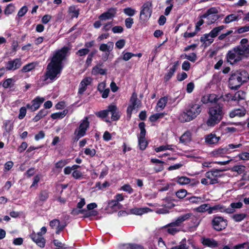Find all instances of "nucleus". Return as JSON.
I'll return each instance as SVG.
<instances>
[{
    "label": "nucleus",
    "instance_id": "1",
    "mask_svg": "<svg viewBox=\"0 0 249 249\" xmlns=\"http://www.w3.org/2000/svg\"><path fill=\"white\" fill-rule=\"evenodd\" d=\"M69 50L68 47L64 46L53 53L47 66L46 72L42 76L43 81L48 79L53 81L57 75L61 73L63 68L62 62L66 58Z\"/></svg>",
    "mask_w": 249,
    "mask_h": 249
},
{
    "label": "nucleus",
    "instance_id": "2",
    "mask_svg": "<svg viewBox=\"0 0 249 249\" xmlns=\"http://www.w3.org/2000/svg\"><path fill=\"white\" fill-rule=\"evenodd\" d=\"M208 117L206 122L209 127H214L223 119L225 112L224 105L222 103L213 104L208 108Z\"/></svg>",
    "mask_w": 249,
    "mask_h": 249
},
{
    "label": "nucleus",
    "instance_id": "3",
    "mask_svg": "<svg viewBox=\"0 0 249 249\" xmlns=\"http://www.w3.org/2000/svg\"><path fill=\"white\" fill-rule=\"evenodd\" d=\"M202 105L191 103L188 107L180 113L178 119L182 123L189 122L198 116L202 111Z\"/></svg>",
    "mask_w": 249,
    "mask_h": 249
},
{
    "label": "nucleus",
    "instance_id": "4",
    "mask_svg": "<svg viewBox=\"0 0 249 249\" xmlns=\"http://www.w3.org/2000/svg\"><path fill=\"white\" fill-rule=\"evenodd\" d=\"M249 79V74L245 70L237 71L231 73L229 80V87L231 89H238Z\"/></svg>",
    "mask_w": 249,
    "mask_h": 249
},
{
    "label": "nucleus",
    "instance_id": "5",
    "mask_svg": "<svg viewBox=\"0 0 249 249\" xmlns=\"http://www.w3.org/2000/svg\"><path fill=\"white\" fill-rule=\"evenodd\" d=\"M218 11L216 7H211L203 14L199 16L200 18H207V24L210 25L215 22L220 18V15H217Z\"/></svg>",
    "mask_w": 249,
    "mask_h": 249
},
{
    "label": "nucleus",
    "instance_id": "6",
    "mask_svg": "<svg viewBox=\"0 0 249 249\" xmlns=\"http://www.w3.org/2000/svg\"><path fill=\"white\" fill-rule=\"evenodd\" d=\"M228 223L226 219L218 215H214L211 221L213 229L217 231H220L225 229L228 226Z\"/></svg>",
    "mask_w": 249,
    "mask_h": 249
},
{
    "label": "nucleus",
    "instance_id": "7",
    "mask_svg": "<svg viewBox=\"0 0 249 249\" xmlns=\"http://www.w3.org/2000/svg\"><path fill=\"white\" fill-rule=\"evenodd\" d=\"M89 127V117H85L81 121L79 127L74 131V135H75V141H78L80 138L85 136L86 131Z\"/></svg>",
    "mask_w": 249,
    "mask_h": 249
},
{
    "label": "nucleus",
    "instance_id": "8",
    "mask_svg": "<svg viewBox=\"0 0 249 249\" xmlns=\"http://www.w3.org/2000/svg\"><path fill=\"white\" fill-rule=\"evenodd\" d=\"M130 104L128 105L126 109V117L128 120H130L132 111L136 107L138 108L141 107L142 102L138 98L137 94L134 92L132 93L130 99Z\"/></svg>",
    "mask_w": 249,
    "mask_h": 249
},
{
    "label": "nucleus",
    "instance_id": "9",
    "mask_svg": "<svg viewBox=\"0 0 249 249\" xmlns=\"http://www.w3.org/2000/svg\"><path fill=\"white\" fill-rule=\"evenodd\" d=\"M152 4L151 1L144 2L141 8L140 20L143 22L147 21L151 16Z\"/></svg>",
    "mask_w": 249,
    "mask_h": 249
},
{
    "label": "nucleus",
    "instance_id": "10",
    "mask_svg": "<svg viewBox=\"0 0 249 249\" xmlns=\"http://www.w3.org/2000/svg\"><path fill=\"white\" fill-rule=\"evenodd\" d=\"M239 53L237 47L229 50L226 55L228 62H230L231 64L233 65L240 61L242 59L243 56Z\"/></svg>",
    "mask_w": 249,
    "mask_h": 249
},
{
    "label": "nucleus",
    "instance_id": "11",
    "mask_svg": "<svg viewBox=\"0 0 249 249\" xmlns=\"http://www.w3.org/2000/svg\"><path fill=\"white\" fill-rule=\"evenodd\" d=\"M242 144L239 143L238 144H229L224 147H220L218 149H214L212 152V154L213 156L223 157L225 154L231 152V149L240 147Z\"/></svg>",
    "mask_w": 249,
    "mask_h": 249
},
{
    "label": "nucleus",
    "instance_id": "12",
    "mask_svg": "<svg viewBox=\"0 0 249 249\" xmlns=\"http://www.w3.org/2000/svg\"><path fill=\"white\" fill-rule=\"evenodd\" d=\"M45 100V98L37 96L31 101V104H26V107L31 112H34L39 108Z\"/></svg>",
    "mask_w": 249,
    "mask_h": 249
},
{
    "label": "nucleus",
    "instance_id": "13",
    "mask_svg": "<svg viewBox=\"0 0 249 249\" xmlns=\"http://www.w3.org/2000/svg\"><path fill=\"white\" fill-rule=\"evenodd\" d=\"M22 65L21 59L20 58L10 59L8 61L5 62V71H15L18 69Z\"/></svg>",
    "mask_w": 249,
    "mask_h": 249
},
{
    "label": "nucleus",
    "instance_id": "14",
    "mask_svg": "<svg viewBox=\"0 0 249 249\" xmlns=\"http://www.w3.org/2000/svg\"><path fill=\"white\" fill-rule=\"evenodd\" d=\"M107 110L108 113L110 112L111 114V119L112 121H117L120 120L121 115V112L116 105H109L107 107Z\"/></svg>",
    "mask_w": 249,
    "mask_h": 249
},
{
    "label": "nucleus",
    "instance_id": "15",
    "mask_svg": "<svg viewBox=\"0 0 249 249\" xmlns=\"http://www.w3.org/2000/svg\"><path fill=\"white\" fill-rule=\"evenodd\" d=\"M117 8L111 7L107 9V10L101 14L98 18L100 20L104 21L107 19H112L115 17L117 13Z\"/></svg>",
    "mask_w": 249,
    "mask_h": 249
},
{
    "label": "nucleus",
    "instance_id": "16",
    "mask_svg": "<svg viewBox=\"0 0 249 249\" xmlns=\"http://www.w3.org/2000/svg\"><path fill=\"white\" fill-rule=\"evenodd\" d=\"M209 214H212L214 211H219L221 213H233V209L226 208L224 206L217 204L213 207H210Z\"/></svg>",
    "mask_w": 249,
    "mask_h": 249
},
{
    "label": "nucleus",
    "instance_id": "17",
    "mask_svg": "<svg viewBox=\"0 0 249 249\" xmlns=\"http://www.w3.org/2000/svg\"><path fill=\"white\" fill-rule=\"evenodd\" d=\"M193 216L192 213H187L178 217L175 221L168 224L170 226H179L183 222Z\"/></svg>",
    "mask_w": 249,
    "mask_h": 249
},
{
    "label": "nucleus",
    "instance_id": "18",
    "mask_svg": "<svg viewBox=\"0 0 249 249\" xmlns=\"http://www.w3.org/2000/svg\"><path fill=\"white\" fill-rule=\"evenodd\" d=\"M91 82L90 77H86L84 78L80 83V87L78 89V94L82 95L86 90L87 86L89 85Z\"/></svg>",
    "mask_w": 249,
    "mask_h": 249
},
{
    "label": "nucleus",
    "instance_id": "19",
    "mask_svg": "<svg viewBox=\"0 0 249 249\" xmlns=\"http://www.w3.org/2000/svg\"><path fill=\"white\" fill-rule=\"evenodd\" d=\"M152 210L148 207L132 208L129 210V213L132 214L141 215L144 213L151 212Z\"/></svg>",
    "mask_w": 249,
    "mask_h": 249
},
{
    "label": "nucleus",
    "instance_id": "20",
    "mask_svg": "<svg viewBox=\"0 0 249 249\" xmlns=\"http://www.w3.org/2000/svg\"><path fill=\"white\" fill-rule=\"evenodd\" d=\"M222 98V96L219 97L218 95L215 94H210L207 98V101L205 100V97L204 96L201 99V101L204 104L208 103V102L213 103V104L219 103L218 101Z\"/></svg>",
    "mask_w": 249,
    "mask_h": 249
},
{
    "label": "nucleus",
    "instance_id": "21",
    "mask_svg": "<svg viewBox=\"0 0 249 249\" xmlns=\"http://www.w3.org/2000/svg\"><path fill=\"white\" fill-rule=\"evenodd\" d=\"M178 65V61L175 62L173 66L169 70L168 72L165 74L164 79L166 82L168 81L174 75V73L176 71Z\"/></svg>",
    "mask_w": 249,
    "mask_h": 249
},
{
    "label": "nucleus",
    "instance_id": "22",
    "mask_svg": "<svg viewBox=\"0 0 249 249\" xmlns=\"http://www.w3.org/2000/svg\"><path fill=\"white\" fill-rule=\"evenodd\" d=\"M202 244L207 247L213 248L216 247L218 246V243L215 240L209 238H203Z\"/></svg>",
    "mask_w": 249,
    "mask_h": 249
},
{
    "label": "nucleus",
    "instance_id": "23",
    "mask_svg": "<svg viewBox=\"0 0 249 249\" xmlns=\"http://www.w3.org/2000/svg\"><path fill=\"white\" fill-rule=\"evenodd\" d=\"M220 138L217 137L214 134H210L206 136L205 142L210 144L216 143L219 140Z\"/></svg>",
    "mask_w": 249,
    "mask_h": 249
},
{
    "label": "nucleus",
    "instance_id": "24",
    "mask_svg": "<svg viewBox=\"0 0 249 249\" xmlns=\"http://www.w3.org/2000/svg\"><path fill=\"white\" fill-rule=\"evenodd\" d=\"M246 110L245 109H235L232 110L230 112L229 116L230 118H234L235 116L242 117L246 114Z\"/></svg>",
    "mask_w": 249,
    "mask_h": 249
},
{
    "label": "nucleus",
    "instance_id": "25",
    "mask_svg": "<svg viewBox=\"0 0 249 249\" xmlns=\"http://www.w3.org/2000/svg\"><path fill=\"white\" fill-rule=\"evenodd\" d=\"M80 213H82L84 214V217L88 218L90 216H95L98 215V212L96 210H93L89 211V210L86 209H81L79 210Z\"/></svg>",
    "mask_w": 249,
    "mask_h": 249
},
{
    "label": "nucleus",
    "instance_id": "26",
    "mask_svg": "<svg viewBox=\"0 0 249 249\" xmlns=\"http://www.w3.org/2000/svg\"><path fill=\"white\" fill-rule=\"evenodd\" d=\"M48 113V111L45 108L40 110L37 114L33 118V121L34 122H37L40 119L46 116Z\"/></svg>",
    "mask_w": 249,
    "mask_h": 249
},
{
    "label": "nucleus",
    "instance_id": "27",
    "mask_svg": "<svg viewBox=\"0 0 249 249\" xmlns=\"http://www.w3.org/2000/svg\"><path fill=\"white\" fill-rule=\"evenodd\" d=\"M49 192L47 190H41L38 195V198L40 201L45 202L49 197Z\"/></svg>",
    "mask_w": 249,
    "mask_h": 249
},
{
    "label": "nucleus",
    "instance_id": "28",
    "mask_svg": "<svg viewBox=\"0 0 249 249\" xmlns=\"http://www.w3.org/2000/svg\"><path fill=\"white\" fill-rule=\"evenodd\" d=\"M246 92L243 90L237 91L232 97L231 100L233 101H240L245 99Z\"/></svg>",
    "mask_w": 249,
    "mask_h": 249
},
{
    "label": "nucleus",
    "instance_id": "29",
    "mask_svg": "<svg viewBox=\"0 0 249 249\" xmlns=\"http://www.w3.org/2000/svg\"><path fill=\"white\" fill-rule=\"evenodd\" d=\"M32 239L40 247L44 248L45 247V240L43 237L35 235L32 237Z\"/></svg>",
    "mask_w": 249,
    "mask_h": 249
},
{
    "label": "nucleus",
    "instance_id": "30",
    "mask_svg": "<svg viewBox=\"0 0 249 249\" xmlns=\"http://www.w3.org/2000/svg\"><path fill=\"white\" fill-rule=\"evenodd\" d=\"M79 9L76 8V7L75 5H71L69 7L68 13L69 14H71V17L72 18H78L79 15Z\"/></svg>",
    "mask_w": 249,
    "mask_h": 249
},
{
    "label": "nucleus",
    "instance_id": "31",
    "mask_svg": "<svg viewBox=\"0 0 249 249\" xmlns=\"http://www.w3.org/2000/svg\"><path fill=\"white\" fill-rule=\"evenodd\" d=\"M15 81V80L13 78L6 79L2 82V86L4 89L10 88L14 86Z\"/></svg>",
    "mask_w": 249,
    "mask_h": 249
},
{
    "label": "nucleus",
    "instance_id": "32",
    "mask_svg": "<svg viewBox=\"0 0 249 249\" xmlns=\"http://www.w3.org/2000/svg\"><path fill=\"white\" fill-rule=\"evenodd\" d=\"M108 44L111 45V47L110 45H108L107 44H101L99 46V50L102 52H107V53H109L110 51L112 50L113 47V43L112 42H109L108 43Z\"/></svg>",
    "mask_w": 249,
    "mask_h": 249
},
{
    "label": "nucleus",
    "instance_id": "33",
    "mask_svg": "<svg viewBox=\"0 0 249 249\" xmlns=\"http://www.w3.org/2000/svg\"><path fill=\"white\" fill-rule=\"evenodd\" d=\"M191 133L189 131L185 132L179 138L180 142L186 144L191 141Z\"/></svg>",
    "mask_w": 249,
    "mask_h": 249
},
{
    "label": "nucleus",
    "instance_id": "34",
    "mask_svg": "<svg viewBox=\"0 0 249 249\" xmlns=\"http://www.w3.org/2000/svg\"><path fill=\"white\" fill-rule=\"evenodd\" d=\"M176 181L180 185H186L189 184L191 181V179L184 176L178 177L176 178Z\"/></svg>",
    "mask_w": 249,
    "mask_h": 249
},
{
    "label": "nucleus",
    "instance_id": "35",
    "mask_svg": "<svg viewBox=\"0 0 249 249\" xmlns=\"http://www.w3.org/2000/svg\"><path fill=\"white\" fill-rule=\"evenodd\" d=\"M68 112V111L67 110L65 109L62 112H59L52 114L51 115V117L53 120L57 119H62L63 118L67 115Z\"/></svg>",
    "mask_w": 249,
    "mask_h": 249
},
{
    "label": "nucleus",
    "instance_id": "36",
    "mask_svg": "<svg viewBox=\"0 0 249 249\" xmlns=\"http://www.w3.org/2000/svg\"><path fill=\"white\" fill-rule=\"evenodd\" d=\"M36 65V63L34 62L28 63L24 66L20 71L23 73L30 71L35 68Z\"/></svg>",
    "mask_w": 249,
    "mask_h": 249
},
{
    "label": "nucleus",
    "instance_id": "37",
    "mask_svg": "<svg viewBox=\"0 0 249 249\" xmlns=\"http://www.w3.org/2000/svg\"><path fill=\"white\" fill-rule=\"evenodd\" d=\"M92 73L96 75L100 74L101 75H106L107 74V70L100 68L98 65L94 66L92 70Z\"/></svg>",
    "mask_w": 249,
    "mask_h": 249
},
{
    "label": "nucleus",
    "instance_id": "38",
    "mask_svg": "<svg viewBox=\"0 0 249 249\" xmlns=\"http://www.w3.org/2000/svg\"><path fill=\"white\" fill-rule=\"evenodd\" d=\"M168 101V98L166 96H164L163 97L160 98L159 100L158 101L157 106L158 107H160L161 108V109H163Z\"/></svg>",
    "mask_w": 249,
    "mask_h": 249
},
{
    "label": "nucleus",
    "instance_id": "39",
    "mask_svg": "<svg viewBox=\"0 0 249 249\" xmlns=\"http://www.w3.org/2000/svg\"><path fill=\"white\" fill-rule=\"evenodd\" d=\"M15 7L13 3L8 4L4 10V13L5 15L8 16L12 14L15 11Z\"/></svg>",
    "mask_w": 249,
    "mask_h": 249
},
{
    "label": "nucleus",
    "instance_id": "40",
    "mask_svg": "<svg viewBox=\"0 0 249 249\" xmlns=\"http://www.w3.org/2000/svg\"><path fill=\"white\" fill-rule=\"evenodd\" d=\"M246 167L242 165H234L232 168V171L237 172L238 174H241L245 172Z\"/></svg>",
    "mask_w": 249,
    "mask_h": 249
},
{
    "label": "nucleus",
    "instance_id": "41",
    "mask_svg": "<svg viewBox=\"0 0 249 249\" xmlns=\"http://www.w3.org/2000/svg\"><path fill=\"white\" fill-rule=\"evenodd\" d=\"M210 207L209 204H202L199 207L196 208V210L197 212L199 213H204L205 212H207L209 213V212L210 211Z\"/></svg>",
    "mask_w": 249,
    "mask_h": 249
},
{
    "label": "nucleus",
    "instance_id": "42",
    "mask_svg": "<svg viewBox=\"0 0 249 249\" xmlns=\"http://www.w3.org/2000/svg\"><path fill=\"white\" fill-rule=\"evenodd\" d=\"M138 142L140 149L144 150L148 145V142L145 140V138H138Z\"/></svg>",
    "mask_w": 249,
    "mask_h": 249
},
{
    "label": "nucleus",
    "instance_id": "43",
    "mask_svg": "<svg viewBox=\"0 0 249 249\" xmlns=\"http://www.w3.org/2000/svg\"><path fill=\"white\" fill-rule=\"evenodd\" d=\"M3 125L6 131L8 133L11 132L13 130L14 127L13 123H12L10 120H6L4 122Z\"/></svg>",
    "mask_w": 249,
    "mask_h": 249
},
{
    "label": "nucleus",
    "instance_id": "44",
    "mask_svg": "<svg viewBox=\"0 0 249 249\" xmlns=\"http://www.w3.org/2000/svg\"><path fill=\"white\" fill-rule=\"evenodd\" d=\"M240 54L243 57L245 53H249V45H242V46H237Z\"/></svg>",
    "mask_w": 249,
    "mask_h": 249
},
{
    "label": "nucleus",
    "instance_id": "45",
    "mask_svg": "<svg viewBox=\"0 0 249 249\" xmlns=\"http://www.w3.org/2000/svg\"><path fill=\"white\" fill-rule=\"evenodd\" d=\"M123 12L126 15L129 17H132L134 16L137 12L135 9L129 7L124 9Z\"/></svg>",
    "mask_w": 249,
    "mask_h": 249
},
{
    "label": "nucleus",
    "instance_id": "46",
    "mask_svg": "<svg viewBox=\"0 0 249 249\" xmlns=\"http://www.w3.org/2000/svg\"><path fill=\"white\" fill-rule=\"evenodd\" d=\"M164 113H158L151 115L149 117V121L151 122H155L159 119L163 117Z\"/></svg>",
    "mask_w": 249,
    "mask_h": 249
},
{
    "label": "nucleus",
    "instance_id": "47",
    "mask_svg": "<svg viewBox=\"0 0 249 249\" xmlns=\"http://www.w3.org/2000/svg\"><path fill=\"white\" fill-rule=\"evenodd\" d=\"M95 115L100 118L104 119L106 118L108 115L107 108L105 110H100L95 113Z\"/></svg>",
    "mask_w": 249,
    "mask_h": 249
},
{
    "label": "nucleus",
    "instance_id": "48",
    "mask_svg": "<svg viewBox=\"0 0 249 249\" xmlns=\"http://www.w3.org/2000/svg\"><path fill=\"white\" fill-rule=\"evenodd\" d=\"M236 19L237 18H235V14H231L226 16L223 22L224 23L228 24L231 22L236 21Z\"/></svg>",
    "mask_w": 249,
    "mask_h": 249
},
{
    "label": "nucleus",
    "instance_id": "49",
    "mask_svg": "<svg viewBox=\"0 0 249 249\" xmlns=\"http://www.w3.org/2000/svg\"><path fill=\"white\" fill-rule=\"evenodd\" d=\"M210 33L205 34L200 38V41L202 43H205L206 41H209V44H212L213 41V39H209V37L210 36Z\"/></svg>",
    "mask_w": 249,
    "mask_h": 249
},
{
    "label": "nucleus",
    "instance_id": "50",
    "mask_svg": "<svg viewBox=\"0 0 249 249\" xmlns=\"http://www.w3.org/2000/svg\"><path fill=\"white\" fill-rule=\"evenodd\" d=\"M176 195L178 198L182 199L187 195V191L185 189H181L176 192Z\"/></svg>",
    "mask_w": 249,
    "mask_h": 249
},
{
    "label": "nucleus",
    "instance_id": "51",
    "mask_svg": "<svg viewBox=\"0 0 249 249\" xmlns=\"http://www.w3.org/2000/svg\"><path fill=\"white\" fill-rule=\"evenodd\" d=\"M118 202L115 199L109 200L107 202V207L110 208L111 210L117 211L116 210V206H117Z\"/></svg>",
    "mask_w": 249,
    "mask_h": 249
},
{
    "label": "nucleus",
    "instance_id": "52",
    "mask_svg": "<svg viewBox=\"0 0 249 249\" xmlns=\"http://www.w3.org/2000/svg\"><path fill=\"white\" fill-rule=\"evenodd\" d=\"M246 216L245 213H238L235 214L232 216L233 219L235 222H240L242 221Z\"/></svg>",
    "mask_w": 249,
    "mask_h": 249
},
{
    "label": "nucleus",
    "instance_id": "53",
    "mask_svg": "<svg viewBox=\"0 0 249 249\" xmlns=\"http://www.w3.org/2000/svg\"><path fill=\"white\" fill-rule=\"evenodd\" d=\"M27 109L28 108L26 107V106L20 107V108L19 109V112L18 116V118L19 119L21 120L25 117L27 113Z\"/></svg>",
    "mask_w": 249,
    "mask_h": 249
},
{
    "label": "nucleus",
    "instance_id": "54",
    "mask_svg": "<svg viewBox=\"0 0 249 249\" xmlns=\"http://www.w3.org/2000/svg\"><path fill=\"white\" fill-rule=\"evenodd\" d=\"M185 58L189 61L195 62L197 59L196 54L195 53H192L190 54H184Z\"/></svg>",
    "mask_w": 249,
    "mask_h": 249
},
{
    "label": "nucleus",
    "instance_id": "55",
    "mask_svg": "<svg viewBox=\"0 0 249 249\" xmlns=\"http://www.w3.org/2000/svg\"><path fill=\"white\" fill-rule=\"evenodd\" d=\"M84 153L87 156H89L90 157H93L96 154V150L94 149L86 148L85 149Z\"/></svg>",
    "mask_w": 249,
    "mask_h": 249
},
{
    "label": "nucleus",
    "instance_id": "56",
    "mask_svg": "<svg viewBox=\"0 0 249 249\" xmlns=\"http://www.w3.org/2000/svg\"><path fill=\"white\" fill-rule=\"evenodd\" d=\"M231 208H228V209H233V213L234 212L235 209H239L242 207L243 203L241 202H232L230 205Z\"/></svg>",
    "mask_w": 249,
    "mask_h": 249
},
{
    "label": "nucleus",
    "instance_id": "57",
    "mask_svg": "<svg viewBox=\"0 0 249 249\" xmlns=\"http://www.w3.org/2000/svg\"><path fill=\"white\" fill-rule=\"evenodd\" d=\"M89 52V50L87 48H83L79 50L76 53V54L79 56H85L88 54Z\"/></svg>",
    "mask_w": 249,
    "mask_h": 249
},
{
    "label": "nucleus",
    "instance_id": "58",
    "mask_svg": "<svg viewBox=\"0 0 249 249\" xmlns=\"http://www.w3.org/2000/svg\"><path fill=\"white\" fill-rule=\"evenodd\" d=\"M172 148H171V145H161L158 147H157L155 149V151L156 152H159L160 151H164L166 150H172Z\"/></svg>",
    "mask_w": 249,
    "mask_h": 249
},
{
    "label": "nucleus",
    "instance_id": "59",
    "mask_svg": "<svg viewBox=\"0 0 249 249\" xmlns=\"http://www.w3.org/2000/svg\"><path fill=\"white\" fill-rule=\"evenodd\" d=\"M28 11V7L26 6H22L18 11V17H22L25 15Z\"/></svg>",
    "mask_w": 249,
    "mask_h": 249
},
{
    "label": "nucleus",
    "instance_id": "60",
    "mask_svg": "<svg viewBox=\"0 0 249 249\" xmlns=\"http://www.w3.org/2000/svg\"><path fill=\"white\" fill-rule=\"evenodd\" d=\"M249 31V25H246L244 26L239 27L237 29L235 33L242 34Z\"/></svg>",
    "mask_w": 249,
    "mask_h": 249
},
{
    "label": "nucleus",
    "instance_id": "61",
    "mask_svg": "<svg viewBox=\"0 0 249 249\" xmlns=\"http://www.w3.org/2000/svg\"><path fill=\"white\" fill-rule=\"evenodd\" d=\"M124 23L127 29H130L134 23L133 19L131 18H127L125 19Z\"/></svg>",
    "mask_w": 249,
    "mask_h": 249
},
{
    "label": "nucleus",
    "instance_id": "62",
    "mask_svg": "<svg viewBox=\"0 0 249 249\" xmlns=\"http://www.w3.org/2000/svg\"><path fill=\"white\" fill-rule=\"evenodd\" d=\"M125 40L124 39H120L119 40H118L116 43L115 46L117 48L119 49H121L124 46L125 44Z\"/></svg>",
    "mask_w": 249,
    "mask_h": 249
},
{
    "label": "nucleus",
    "instance_id": "63",
    "mask_svg": "<svg viewBox=\"0 0 249 249\" xmlns=\"http://www.w3.org/2000/svg\"><path fill=\"white\" fill-rule=\"evenodd\" d=\"M121 190H123L124 191L127 192L130 194H132L134 191L132 188L128 184H124L121 187Z\"/></svg>",
    "mask_w": 249,
    "mask_h": 249
},
{
    "label": "nucleus",
    "instance_id": "64",
    "mask_svg": "<svg viewBox=\"0 0 249 249\" xmlns=\"http://www.w3.org/2000/svg\"><path fill=\"white\" fill-rule=\"evenodd\" d=\"M220 31L217 27L213 28L209 33L212 38L216 37L219 34Z\"/></svg>",
    "mask_w": 249,
    "mask_h": 249
}]
</instances>
